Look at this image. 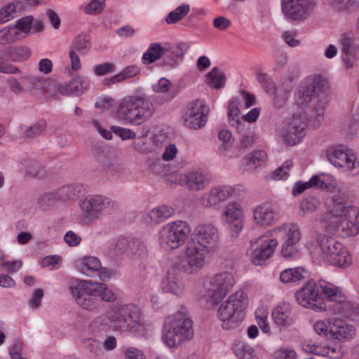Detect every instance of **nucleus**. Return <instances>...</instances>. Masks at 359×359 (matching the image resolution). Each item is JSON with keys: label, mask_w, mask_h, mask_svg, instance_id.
<instances>
[{"label": "nucleus", "mask_w": 359, "mask_h": 359, "mask_svg": "<svg viewBox=\"0 0 359 359\" xmlns=\"http://www.w3.org/2000/svg\"><path fill=\"white\" fill-rule=\"evenodd\" d=\"M327 79L320 74H315L299 86L296 93L295 102L299 107H306L310 102H313L315 116L318 122L323 120L327 105Z\"/></svg>", "instance_id": "f257e3e1"}, {"label": "nucleus", "mask_w": 359, "mask_h": 359, "mask_svg": "<svg viewBox=\"0 0 359 359\" xmlns=\"http://www.w3.org/2000/svg\"><path fill=\"white\" fill-rule=\"evenodd\" d=\"M193 337V322L186 312L178 311L165 319L162 340L168 347H177Z\"/></svg>", "instance_id": "f03ea898"}, {"label": "nucleus", "mask_w": 359, "mask_h": 359, "mask_svg": "<svg viewBox=\"0 0 359 359\" xmlns=\"http://www.w3.org/2000/svg\"><path fill=\"white\" fill-rule=\"evenodd\" d=\"M140 319V309L133 304H115L106 314L96 318V323L107 325L110 323L114 328L121 331H129L134 328Z\"/></svg>", "instance_id": "7ed1b4c3"}, {"label": "nucleus", "mask_w": 359, "mask_h": 359, "mask_svg": "<svg viewBox=\"0 0 359 359\" xmlns=\"http://www.w3.org/2000/svg\"><path fill=\"white\" fill-rule=\"evenodd\" d=\"M154 111L152 102L144 95H134L121 100L117 114L121 118L140 125L151 117Z\"/></svg>", "instance_id": "20e7f679"}, {"label": "nucleus", "mask_w": 359, "mask_h": 359, "mask_svg": "<svg viewBox=\"0 0 359 359\" xmlns=\"http://www.w3.org/2000/svg\"><path fill=\"white\" fill-rule=\"evenodd\" d=\"M248 306L247 294L238 290L223 302L217 309V316L225 330L236 327L244 318L243 311Z\"/></svg>", "instance_id": "39448f33"}, {"label": "nucleus", "mask_w": 359, "mask_h": 359, "mask_svg": "<svg viewBox=\"0 0 359 359\" xmlns=\"http://www.w3.org/2000/svg\"><path fill=\"white\" fill-rule=\"evenodd\" d=\"M316 242L317 253L324 262L339 267H346L351 264L352 258L348 250L335 238L318 234Z\"/></svg>", "instance_id": "423d86ee"}, {"label": "nucleus", "mask_w": 359, "mask_h": 359, "mask_svg": "<svg viewBox=\"0 0 359 359\" xmlns=\"http://www.w3.org/2000/svg\"><path fill=\"white\" fill-rule=\"evenodd\" d=\"M190 232L191 228L185 222L169 223L161 231V245L166 250L177 249L184 244Z\"/></svg>", "instance_id": "0eeeda50"}, {"label": "nucleus", "mask_w": 359, "mask_h": 359, "mask_svg": "<svg viewBox=\"0 0 359 359\" xmlns=\"http://www.w3.org/2000/svg\"><path fill=\"white\" fill-rule=\"evenodd\" d=\"M80 207L83 222L89 224L98 219L104 212L112 210L115 202L108 197L97 195L84 199Z\"/></svg>", "instance_id": "6e6552de"}, {"label": "nucleus", "mask_w": 359, "mask_h": 359, "mask_svg": "<svg viewBox=\"0 0 359 359\" xmlns=\"http://www.w3.org/2000/svg\"><path fill=\"white\" fill-rule=\"evenodd\" d=\"M277 245L278 241L271 237V232L262 235L255 241H251V262L257 266L264 264L273 254Z\"/></svg>", "instance_id": "1a4fd4ad"}, {"label": "nucleus", "mask_w": 359, "mask_h": 359, "mask_svg": "<svg viewBox=\"0 0 359 359\" xmlns=\"http://www.w3.org/2000/svg\"><path fill=\"white\" fill-rule=\"evenodd\" d=\"M295 298L298 304L305 308H310L316 311L327 309V305L320 297L319 286L313 280L308 281L297 291Z\"/></svg>", "instance_id": "9d476101"}, {"label": "nucleus", "mask_w": 359, "mask_h": 359, "mask_svg": "<svg viewBox=\"0 0 359 359\" xmlns=\"http://www.w3.org/2000/svg\"><path fill=\"white\" fill-rule=\"evenodd\" d=\"M210 252H212L208 248L191 239L187 242L184 255L187 259V265L184 271L187 273H196L205 264L206 257Z\"/></svg>", "instance_id": "9b49d317"}, {"label": "nucleus", "mask_w": 359, "mask_h": 359, "mask_svg": "<svg viewBox=\"0 0 359 359\" xmlns=\"http://www.w3.org/2000/svg\"><path fill=\"white\" fill-rule=\"evenodd\" d=\"M327 157L335 167L342 168L344 171L354 172V175L359 172V163L355 161L356 157L343 145L332 148L327 151Z\"/></svg>", "instance_id": "f8f14e48"}, {"label": "nucleus", "mask_w": 359, "mask_h": 359, "mask_svg": "<svg viewBox=\"0 0 359 359\" xmlns=\"http://www.w3.org/2000/svg\"><path fill=\"white\" fill-rule=\"evenodd\" d=\"M208 114L209 108L203 100H194L187 106L184 117V124L190 128H201L206 124Z\"/></svg>", "instance_id": "ddd939ff"}, {"label": "nucleus", "mask_w": 359, "mask_h": 359, "mask_svg": "<svg viewBox=\"0 0 359 359\" xmlns=\"http://www.w3.org/2000/svg\"><path fill=\"white\" fill-rule=\"evenodd\" d=\"M240 191L238 186L219 185L203 194L201 202L206 208L215 207L229 198L238 195Z\"/></svg>", "instance_id": "4468645a"}, {"label": "nucleus", "mask_w": 359, "mask_h": 359, "mask_svg": "<svg viewBox=\"0 0 359 359\" xmlns=\"http://www.w3.org/2000/svg\"><path fill=\"white\" fill-rule=\"evenodd\" d=\"M315 0H282L285 15L292 20H304L313 10Z\"/></svg>", "instance_id": "2eb2a0df"}, {"label": "nucleus", "mask_w": 359, "mask_h": 359, "mask_svg": "<svg viewBox=\"0 0 359 359\" xmlns=\"http://www.w3.org/2000/svg\"><path fill=\"white\" fill-rule=\"evenodd\" d=\"M191 239L214 252L219 243L218 229L211 224L199 225L194 229Z\"/></svg>", "instance_id": "dca6fc26"}, {"label": "nucleus", "mask_w": 359, "mask_h": 359, "mask_svg": "<svg viewBox=\"0 0 359 359\" xmlns=\"http://www.w3.org/2000/svg\"><path fill=\"white\" fill-rule=\"evenodd\" d=\"M234 283V277L230 272L224 271L215 274L210 280L212 301L217 304L219 300L224 298L232 289Z\"/></svg>", "instance_id": "f3484780"}, {"label": "nucleus", "mask_w": 359, "mask_h": 359, "mask_svg": "<svg viewBox=\"0 0 359 359\" xmlns=\"http://www.w3.org/2000/svg\"><path fill=\"white\" fill-rule=\"evenodd\" d=\"M180 183L191 191H200L208 186L210 180L205 174L198 171H191L182 175Z\"/></svg>", "instance_id": "a211bd4d"}, {"label": "nucleus", "mask_w": 359, "mask_h": 359, "mask_svg": "<svg viewBox=\"0 0 359 359\" xmlns=\"http://www.w3.org/2000/svg\"><path fill=\"white\" fill-rule=\"evenodd\" d=\"M344 219L340 231L344 236H355L359 231V210L357 208L348 206L346 208Z\"/></svg>", "instance_id": "6ab92c4d"}, {"label": "nucleus", "mask_w": 359, "mask_h": 359, "mask_svg": "<svg viewBox=\"0 0 359 359\" xmlns=\"http://www.w3.org/2000/svg\"><path fill=\"white\" fill-rule=\"evenodd\" d=\"M346 207H333V208L325 214L323 217L325 228L328 231L339 232L344 219V213Z\"/></svg>", "instance_id": "aec40b11"}, {"label": "nucleus", "mask_w": 359, "mask_h": 359, "mask_svg": "<svg viewBox=\"0 0 359 359\" xmlns=\"http://www.w3.org/2000/svg\"><path fill=\"white\" fill-rule=\"evenodd\" d=\"M355 329L340 318H334L330 320V337L337 340L351 338Z\"/></svg>", "instance_id": "412c9836"}, {"label": "nucleus", "mask_w": 359, "mask_h": 359, "mask_svg": "<svg viewBox=\"0 0 359 359\" xmlns=\"http://www.w3.org/2000/svg\"><path fill=\"white\" fill-rule=\"evenodd\" d=\"M23 80L29 84L27 86V89L30 91L33 89L40 90L46 97L53 96L56 92L55 85L50 80L35 76L25 77Z\"/></svg>", "instance_id": "4be33fe9"}, {"label": "nucleus", "mask_w": 359, "mask_h": 359, "mask_svg": "<svg viewBox=\"0 0 359 359\" xmlns=\"http://www.w3.org/2000/svg\"><path fill=\"white\" fill-rule=\"evenodd\" d=\"M359 49V46L355 40L347 34H344L341 39V51L343 60L347 68H351L353 65V58Z\"/></svg>", "instance_id": "5701e85b"}, {"label": "nucleus", "mask_w": 359, "mask_h": 359, "mask_svg": "<svg viewBox=\"0 0 359 359\" xmlns=\"http://www.w3.org/2000/svg\"><path fill=\"white\" fill-rule=\"evenodd\" d=\"M88 85L89 81L87 78L77 76L71 80L67 84L59 85L57 90L64 95H79L88 88Z\"/></svg>", "instance_id": "b1692460"}, {"label": "nucleus", "mask_w": 359, "mask_h": 359, "mask_svg": "<svg viewBox=\"0 0 359 359\" xmlns=\"http://www.w3.org/2000/svg\"><path fill=\"white\" fill-rule=\"evenodd\" d=\"M274 322L281 326H290L295 320V316L292 313L290 304L284 303L278 305L272 313Z\"/></svg>", "instance_id": "393cba45"}, {"label": "nucleus", "mask_w": 359, "mask_h": 359, "mask_svg": "<svg viewBox=\"0 0 359 359\" xmlns=\"http://www.w3.org/2000/svg\"><path fill=\"white\" fill-rule=\"evenodd\" d=\"M240 135L238 149L242 153L250 149L254 143L255 132L250 125L245 123L235 127Z\"/></svg>", "instance_id": "a878e982"}, {"label": "nucleus", "mask_w": 359, "mask_h": 359, "mask_svg": "<svg viewBox=\"0 0 359 359\" xmlns=\"http://www.w3.org/2000/svg\"><path fill=\"white\" fill-rule=\"evenodd\" d=\"M103 284L90 280H81L76 285L71 289L72 294H80L81 292L88 294L91 297L97 298L100 296Z\"/></svg>", "instance_id": "bb28decb"}, {"label": "nucleus", "mask_w": 359, "mask_h": 359, "mask_svg": "<svg viewBox=\"0 0 359 359\" xmlns=\"http://www.w3.org/2000/svg\"><path fill=\"white\" fill-rule=\"evenodd\" d=\"M328 306L333 313L340 315L344 318H349L355 315L357 309L351 302L347 300L345 294L344 299H338Z\"/></svg>", "instance_id": "cd10ccee"}, {"label": "nucleus", "mask_w": 359, "mask_h": 359, "mask_svg": "<svg viewBox=\"0 0 359 359\" xmlns=\"http://www.w3.org/2000/svg\"><path fill=\"white\" fill-rule=\"evenodd\" d=\"M254 220L261 226H269L275 219L273 210L267 204H262L254 210Z\"/></svg>", "instance_id": "c85d7f7f"}, {"label": "nucleus", "mask_w": 359, "mask_h": 359, "mask_svg": "<svg viewBox=\"0 0 359 359\" xmlns=\"http://www.w3.org/2000/svg\"><path fill=\"white\" fill-rule=\"evenodd\" d=\"M245 170L252 172L257 168L262 167L267 160V156L263 150H256L249 154L246 157Z\"/></svg>", "instance_id": "c756f323"}, {"label": "nucleus", "mask_w": 359, "mask_h": 359, "mask_svg": "<svg viewBox=\"0 0 359 359\" xmlns=\"http://www.w3.org/2000/svg\"><path fill=\"white\" fill-rule=\"evenodd\" d=\"M307 271L302 267L285 269L280 274V280L285 283H299L306 278Z\"/></svg>", "instance_id": "7c9ffc66"}, {"label": "nucleus", "mask_w": 359, "mask_h": 359, "mask_svg": "<svg viewBox=\"0 0 359 359\" xmlns=\"http://www.w3.org/2000/svg\"><path fill=\"white\" fill-rule=\"evenodd\" d=\"M283 231L285 235V240L283 243L298 245L301 239V231L299 228L293 224H285L273 229V232Z\"/></svg>", "instance_id": "2f4dec72"}, {"label": "nucleus", "mask_w": 359, "mask_h": 359, "mask_svg": "<svg viewBox=\"0 0 359 359\" xmlns=\"http://www.w3.org/2000/svg\"><path fill=\"white\" fill-rule=\"evenodd\" d=\"M72 295L75 298L76 303L86 310L97 311L101 308V302L97 298L83 292L72 294Z\"/></svg>", "instance_id": "473e14b6"}, {"label": "nucleus", "mask_w": 359, "mask_h": 359, "mask_svg": "<svg viewBox=\"0 0 359 359\" xmlns=\"http://www.w3.org/2000/svg\"><path fill=\"white\" fill-rule=\"evenodd\" d=\"M166 287L172 294L179 295L183 292V285L180 280V273L172 269L168 271Z\"/></svg>", "instance_id": "72a5a7b5"}, {"label": "nucleus", "mask_w": 359, "mask_h": 359, "mask_svg": "<svg viewBox=\"0 0 359 359\" xmlns=\"http://www.w3.org/2000/svg\"><path fill=\"white\" fill-rule=\"evenodd\" d=\"M320 199L314 195L304 197L299 205V216L304 217L306 215L312 214L320 207Z\"/></svg>", "instance_id": "f704fd0d"}, {"label": "nucleus", "mask_w": 359, "mask_h": 359, "mask_svg": "<svg viewBox=\"0 0 359 359\" xmlns=\"http://www.w3.org/2000/svg\"><path fill=\"white\" fill-rule=\"evenodd\" d=\"M174 213L175 210L172 207L161 205L151 210L147 215L153 223L159 224L168 219Z\"/></svg>", "instance_id": "c9c22d12"}, {"label": "nucleus", "mask_w": 359, "mask_h": 359, "mask_svg": "<svg viewBox=\"0 0 359 359\" xmlns=\"http://www.w3.org/2000/svg\"><path fill=\"white\" fill-rule=\"evenodd\" d=\"M318 286L319 289L320 288L321 292L327 297L331 304L337 302L338 299H344V292L334 285L325 281H320Z\"/></svg>", "instance_id": "e433bc0d"}, {"label": "nucleus", "mask_w": 359, "mask_h": 359, "mask_svg": "<svg viewBox=\"0 0 359 359\" xmlns=\"http://www.w3.org/2000/svg\"><path fill=\"white\" fill-rule=\"evenodd\" d=\"M31 50L27 46H11L7 50V56L15 62H22L31 57Z\"/></svg>", "instance_id": "4c0bfd02"}, {"label": "nucleus", "mask_w": 359, "mask_h": 359, "mask_svg": "<svg viewBox=\"0 0 359 359\" xmlns=\"http://www.w3.org/2000/svg\"><path fill=\"white\" fill-rule=\"evenodd\" d=\"M308 124L306 114L301 111L294 114L288 125V128L299 133V135H306V130Z\"/></svg>", "instance_id": "58836bf2"}, {"label": "nucleus", "mask_w": 359, "mask_h": 359, "mask_svg": "<svg viewBox=\"0 0 359 359\" xmlns=\"http://www.w3.org/2000/svg\"><path fill=\"white\" fill-rule=\"evenodd\" d=\"M81 190V186L72 184L64 186L55 191L59 201H67L78 198Z\"/></svg>", "instance_id": "ea45409f"}, {"label": "nucleus", "mask_w": 359, "mask_h": 359, "mask_svg": "<svg viewBox=\"0 0 359 359\" xmlns=\"http://www.w3.org/2000/svg\"><path fill=\"white\" fill-rule=\"evenodd\" d=\"M165 53V48L160 43H151L148 50L143 54L142 60L146 65L151 64L159 60Z\"/></svg>", "instance_id": "a19ab883"}, {"label": "nucleus", "mask_w": 359, "mask_h": 359, "mask_svg": "<svg viewBox=\"0 0 359 359\" xmlns=\"http://www.w3.org/2000/svg\"><path fill=\"white\" fill-rule=\"evenodd\" d=\"M348 187L347 184L344 183L337 184L336 180H334V185L331 187L330 190L334 192L332 197L333 201L335 203L334 207L344 206V204L348 198Z\"/></svg>", "instance_id": "79ce46f5"}, {"label": "nucleus", "mask_w": 359, "mask_h": 359, "mask_svg": "<svg viewBox=\"0 0 359 359\" xmlns=\"http://www.w3.org/2000/svg\"><path fill=\"white\" fill-rule=\"evenodd\" d=\"M56 191H47L41 194L36 199L37 208L41 211H47L58 201Z\"/></svg>", "instance_id": "37998d69"}, {"label": "nucleus", "mask_w": 359, "mask_h": 359, "mask_svg": "<svg viewBox=\"0 0 359 359\" xmlns=\"http://www.w3.org/2000/svg\"><path fill=\"white\" fill-rule=\"evenodd\" d=\"M310 188L316 187L325 190H331L334 185V178L328 175H319L313 176L308 182Z\"/></svg>", "instance_id": "c03bdc74"}, {"label": "nucleus", "mask_w": 359, "mask_h": 359, "mask_svg": "<svg viewBox=\"0 0 359 359\" xmlns=\"http://www.w3.org/2000/svg\"><path fill=\"white\" fill-rule=\"evenodd\" d=\"M147 248L144 243L139 239L130 241L128 257L132 259H144L147 257Z\"/></svg>", "instance_id": "a18cd8bd"}, {"label": "nucleus", "mask_w": 359, "mask_h": 359, "mask_svg": "<svg viewBox=\"0 0 359 359\" xmlns=\"http://www.w3.org/2000/svg\"><path fill=\"white\" fill-rule=\"evenodd\" d=\"M22 7L20 1L10 3L0 10V24L9 21L15 17L17 11Z\"/></svg>", "instance_id": "49530a36"}, {"label": "nucleus", "mask_w": 359, "mask_h": 359, "mask_svg": "<svg viewBox=\"0 0 359 359\" xmlns=\"http://www.w3.org/2000/svg\"><path fill=\"white\" fill-rule=\"evenodd\" d=\"M101 262L95 257H85L81 264V271L88 276L101 269Z\"/></svg>", "instance_id": "de8ad7c7"}, {"label": "nucleus", "mask_w": 359, "mask_h": 359, "mask_svg": "<svg viewBox=\"0 0 359 359\" xmlns=\"http://www.w3.org/2000/svg\"><path fill=\"white\" fill-rule=\"evenodd\" d=\"M189 11V4H182L168 14L165 22L168 25L175 24L182 20Z\"/></svg>", "instance_id": "09e8293b"}, {"label": "nucleus", "mask_w": 359, "mask_h": 359, "mask_svg": "<svg viewBox=\"0 0 359 359\" xmlns=\"http://www.w3.org/2000/svg\"><path fill=\"white\" fill-rule=\"evenodd\" d=\"M104 171L110 175H115L121 172L123 170V165L115 159L109 156H104L100 159Z\"/></svg>", "instance_id": "8fccbe9b"}, {"label": "nucleus", "mask_w": 359, "mask_h": 359, "mask_svg": "<svg viewBox=\"0 0 359 359\" xmlns=\"http://www.w3.org/2000/svg\"><path fill=\"white\" fill-rule=\"evenodd\" d=\"M208 83L213 86L215 88H222L225 85V74L218 67H214L207 74Z\"/></svg>", "instance_id": "3c124183"}, {"label": "nucleus", "mask_w": 359, "mask_h": 359, "mask_svg": "<svg viewBox=\"0 0 359 359\" xmlns=\"http://www.w3.org/2000/svg\"><path fill=\"white\" fill-rule=\"evenodd\" d=\"M46 121L41 119L25 130L23 138L25 140L34 139L39 136L46 130Z\"/></svg>", "instance_id": "603ef678"}, {"label": "nucleus", "mask_w": 359, "mask_h": 359, "mask_svg": "<svg viewBox=\"0 0 359 359\" xmlns=\"http://www.w3.org/2000/svg\"><path fill=\"white\" fill-rule=\"evenodd\" d=\"M20 32L14 27H6L0 29V44L12 43L19 40Z\"/></svg>", "instance_id": "864d4df0"}, {"label": "nucleus", "mask_w": 359, "mask_h": 359, "mask_svg": "<svg viewBox=\"0 0 359 359\" xmlns=\"http://www.w3.org/2000/svg\"><path fill=\"white\" fill-rule=\"evenodd\" d=\"M130 241L126 238H119L110 246L109 250L112 256L118 257L123 254L128 257Z\"/></svg>", "instance_id": "5fc2aeb1"}, {"label": "nucleus", "mask_w": 359, "mask_h": 359, "mask_svg": "<svg viewBox=\"0 0 359 359\" xmlns=\"http://www.w3.org/2000/svg\"><path fill=\"white\" fill-rule=\"evenodd\" d=\"M89 39L86 35H78L72 41L69 50L79 52L82 55L89 51Z\"/></svg>", "instance_id": "6e6d98bb"}, {"label": "nucleus", "mask_w": 359, "mask_h": 359, "mask_svg": "<svg viewBox=\"0 0 359 359\" xmlns=\"http://www.w3.org/2000/svg\"><path fill=\"white\" fill-rule=\"evenodd\" d=\"M256 76L257 81L262 85V87L264 88L265 92L269 95L273 94L276 88V86L271 76L266 73L259 71L257 72Z\"/></svg>", "instance_id": "4d7b16f0"}, {"label": "nucleus", "mask_w": 359, "mask_h": 359, "mask_svg": "<svg viewBox=\"0 0 359 359\" xmlns=\"http://www.w3.org/2000/svg\"><path fill=\"white\" fill-rule=\"evenodd\" d=\"M238 102V100H232L229 102L228 106V117L229 123L231 126L236 127L238 124H243L245 122L241 121L238 117L239 115Z\"/></svg>", "instance_id": "13d9d810"}, {"label": "nucleus", "mask_w": 359, "mask_h": 359, "mask_svg": "<svg viewBox=\"0 0 359 359\" xmlns=\"http://www.w3.org/2000/svg\"><path fill=\"white\" fill-rule=\"evenodd\" d=\"M224 215L228 222H234L243 219V213L241 206L236 203H230L226 206Z\"/></svg>", "instance_id": "bf43d9fd"}, {"label": "nucleus", "mask_w": 359, "mask_h": 359, "mask_svg": "<svg viewBox=\"0 0 359 359\" xmlns=\"http://www.w3.org/2000/svg\"><path fill=\"white\" fill-rule=\"evenodd\" d=\"M293 166L291 161H286L284 163L277 169H276L270 175L273 180H285L290 175V172Z\"/></svg>", "instance_id": "052dcab7"}, {"label": "nucleus", "mask_w": 359, "mask_h": 359, "mask_svg": "<svg viewBox=\"0 0 359 359\" xmlns=\"http://www.w3.org/2000/svg\"><path fill=\"white\" fill-rule=\"evenodd\" d=\"M273 95L275 106L280 109L283 107L287 103L290 92L284 88H276Z\"/></svg>", "instance_id": "680f3d73"}, {"label": "nucleus", "mask_w": 359, "mask_h": 359, "mask_svg": "<svg viewBox=\"0 0 359 359\" xmlns=\"http://www.w3.org/2000/svg\"><path fill=\"white\" fill-rule=\"evenodd\" d=\"M34 17L32 15H27L18 19L15 25L13 27L16 30L22 32L25 34H29L32 27Z\"/></svg>", "instance_id": "e2e57ef3"}, {"label": "nucleus", "mask_w": 359, "mask_h": 359, "mask_svg": "<svg viewBox=\"0 0 359 359\" xmlns=\"http://www.w3.org/2000/svg\"><path fill=\"white\" fill-rule=\"evenodd\" d=\"M304 137V135H299L298 132L288 127L283 135V141L287 146H293L299 143Z\"/></svg>", "instance_id": "0e129e2a"}, {"label": "nucleus", "mask_w": 359, "mask_h": 359, "mask_svg": "<svg viewBox=\"0 0 359 359\" xmlns=\"http://www.w3.org/2000/svg\"><path fill=\"white\" fill-rule=\"evenodd\" d=\"M355 1V0H323V4L334 10L342 11L352 6Z\"/></svg>", "instance_id": "69168bd1"}, {"label": "nucleus", "mask_w": 359, "mask_h": 359, "mask_svg": "<svg viewBox=\"0 0 359 359\" xmlns=\"http://www.w3.org/2000/svg\"><path fill=\"white\" fill-rule=\"evenodd\" d=\"M302 348L306 352L313 353L318 355L326 357V354H327V346H320L314 343H311V341L305 342L303 344Z\"/></svg>", "instance_id": "338daca9"}, {"label": "nucleus", "mask_w": 359, "mask_h": 359, "mask_svg": "<svg viewBox=\"0 0 359 359\" xmlns=\"http://www.w3.org/2000/svg\"><path fill=\"white\" fill-rule=\"evenodd\" d=\"M105 0H91L86 6L85 12L90 15H96L102 12L104 8Z\"/></svg>", "instance_id": "774afa93"}]
</instances>
